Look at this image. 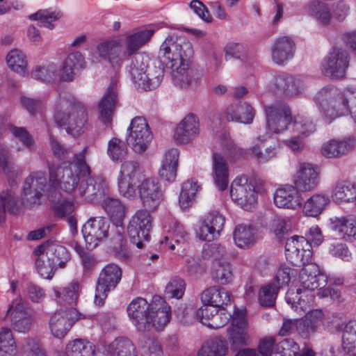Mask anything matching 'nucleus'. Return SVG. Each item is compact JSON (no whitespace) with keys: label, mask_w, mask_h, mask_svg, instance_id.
Listing matches in <instances>:
<instances>
[{"label":"nucleus","mask_w":356,"mask_h":356,"mask_svg":"<svg viewBox=\"0 0 356 356\" xmlns=\"http://www.w3.org/2000/svg\"><path fill=\"white\" fill-rule=\"evenodd\" d=\"M87 147L75 155L74 161L68 167L49 165V184L46 174L42 171L33 172L25 179L22 187L23 204L31 206L39 203L45 191L60 188L66 192L74 190L80 179L89 174L86 162Z\"/></svg>","instance_id":"1"},{"label":"nucleus","mask_w":356,"mask_h":356,"mask_svg":"<svg viewBox=\"0 0 356 356\" xmlns=\"http://www.w3.org/2000/svg\"><path fill=\"white\" fill-rule=\"evenodd\" d=\"M193 48L189 42L167 37L161 43L159 58L171 70L172 79L175 85L187 88L193 84V79L188 72Z\"/></svg>","instance_id":"2"},{"label":"nucleus","mask_w":356,"mask_h":356,"mask_svg":"<svg viewBox=\"0 0 356 356\" xmlns=\"http://www.w3.org/2000/svg\"><path fill=\"white\" fill-rule=\"evenodd\" d=\"M127 313L139 330L151 327L161 330L171 318L170 307L158 296L153 297L151 303L143 298L134 299L127 307Z\"/></svg>","instance_id":"3"},{"label":"nucleus","mask_w":356,"mask_h":356,"mask_svg":"<svg viewBox=\"0 0 356 356\" xmlns=\"http://www.w3.org/2000/svg\"><path fill=\"white\" fill-rule=\"evenodd\" d=\"M304 266L305 267L301 269L299 275V281L302 289L299 288L296 291L293 289H290L286 294V302L300 314L302 312H306L309 310L311 302H313V296L310 294L305 295L307 298V301L302 299V296H299L302 293V290L305 293H307L306 290L318 289L319 291L327 284V276L319 272L317 266L308 263Z\"/></svg>","instance_id":"4"},{"label":"nucleus","mask_w":356,"mask_h":356,"mask_svg":"<svg viewBox=\"0 0 356 356\" xmlns=\"http://www.w3.org/2000/svg\"><path fill=\"white\" fill-rule=\"evenodd\" d=\"M35 268L39 275L51 280L58 268H64L70 259L67 249L58 241H48L33 250Z\"/></svg>","instance_id":"5"},{"label":"nucleus","mask_w":356,"mask_h":356,"mask_svg":"<svg viewBox=\"0 0 356 356\" xmlns=\"http://www.w3.org/2000/svg\"><path fill=\"white\" fill-rule=\"evenodd\" d=\"M353 86H348L340 92L333 87H325L316 95L320 112L324 120L330 123L336 118L349 113Z\"/></svg>","instance_id":"6"},{"label":"nucleus","mask_w":356,"mask_h":356,"mask_svg":"<svg viewBox=\"0 0 356 356\" xmlns=\"http://www.w3.org/2000/svg\"><path fill=\"white\" fill-rule=\"evenodd\" d=\"M54 117L56 123L73 137L81 136L86 129L87 110L79 102L59 99L54 105Z\"/></svg>","instance_id":"7"},{"label":"nucleus","mask_w":356,"mask_h":356,"mask_svg":"<svg viewBox=\"0 0 356 356\" xmlns=\"http://www.w3.org/2000/svg\"><path fill=\"white\" fill-rule=\"evenodd\" d=\"M307 238L294 236L288 238L285 243L286 257L293 265L300 266L305 265L311 259L312 252L309 249L311 245H319L323 241L321 229L312 226L306 233Z\"/></svg>","instance_id":"8"},{"label":"nucleus","mask_w":356,"mask_h":356,"mask_svg":"<svg viewBox=\"0 0 356 356\" xmlns=\"http://www.w3.org/2000/svg\"><path fill=\"white\" fill-rule=\"evenodd\" d=\"M100 204L113 224L117 227V234L113 238L115 243V257L119 259H127L131 254L123 235V220L126 214L125 207L119 199L110 197H106Z\"/></svg>","instance_id":"9"},{"label":"nucleus","mask_w":356,"mask_h":356,"mask_svg":"<svg viewBox=\"0 0 356 356\" xmlns=\"http://www.w3.org/2000/svg\"><path fill=\"white\" fill-rule=\"evenodd\" d=\"M266 140V136H259L256 138L254 145L247 150L240 148L233 141L229 140L224 145L223 151L229 159L238 158L248 152L259 163H264L275 158L278 153V145L276 143L266 148L264 152L261 151V148Z\"/></svg>","instance_id":"10"},{"label":"nucleus","mask_w":356,"mask_h":356,"mask_svg":"<svg viewBox=\"0 0 356 356\" xmlns=\"http://www.w3.org/2000/svg\"><path fill=\"white\" fill-rule=\"evenodd\" d=\"M145 177L144 171L138 163L134 161L123 162L118 177L119 193L128 199L135 197L136 185Z\"/></svg>","instance_id":"11"},{"label":"nucleus","mask_w":356,"mask_h":356,"mask_svg":"<svg viewBox=\"0 0 356 356\" xmlns=\"http://www.w3.org/2000/svg\"><path fill=\"white\" fill-rule=\"evenodd\" d=\"M85 318L86 316L74 307L60 309L51 316L49 329L55 338L63 339L76 321Z\"/></svg>","instance_id":"12"},{"label":"nucleus","mask_w":356,"mask_h":356,"mask_svg":"<svg viewBox=\"0 0 356 356\" xmlns=\"http://www.w3.org/2000/svg\"><path fill=\"white\" fill-rule=\"evenodd\" d=\"M227 340L231 349L236 350L250 343L248 322L244 310H234L232 326L227 329Z\"/></svg>","instance_id":"13"},{"label":"nucleus","mask_w":356,"mask_h":356,"mask_svg":"<svg viewBox=\"0 0 356 356\" xmlns=\"http://www.w3.org/2000/svg\"><path fill=\"white\" fill-rule=\"evenodd\" d=\"M122 277L121 268L115 264L106 265L99 274L95 289L94 303L102 306L107 298L108 293L115 288Z\"/></svg>","instance_id":"14"},{"label":"nucleus","mask_w":356,"mask_h":356,"mask_svg":"<svg viewBox=\"0 0 356 356\" xmlns=\"http://www.w3.org/2000/svg\"><path fill=\"white\" fill-rule=\"evenodd\" d=\"M142 59L141 56L135 58V63H132L131 74L136 85L144 90H152L157 88L161 83L163 77V70L159 67H147L138 65V61Z\"/></svg>","instance_id":"15"},{"label":"nucleus","mask_w":356,"mask_h":356,"mask_svg":"<svg viewBox=\"0 0 356 356\" xmlns=\"http://www.w3.org/2000/svg\"><path fill=\"white\" fill-rule=\"evenodd\" d=\"M136 188L141 204L151 211L157 210L164 200V191L156 178L145 177Z\"/></svg>","instance_id":"16"},{"label":"nucleus","mask_w":356,"mask_h":356,"mask_svg":"<svg viewBox=\"0 0 356 356\" xmlns=\"http://www.w3.org/2000/svg\"><path fill=\"white\" fill-rule=\"evenodd\" d=\"M149 210L140 209L132 216L129 224L128 234L134 244L138 248L143 247V241H148L152 229V217Z\"/></svg>","instance_id":"17"},{"label":"nucleus","mask_w":356,"mask_h":356,"mask_svg":"<svg viewBox=\"0 0 356 356\" xmlns=\"http://www.w3.org/2000/svg\"><path fill=\"white\" fill-rule=\"evenodd\" d=\"M268 90L277 97H291L302 92L303 83L299 78L279 72L273 74L268 85Z\"/></svg>","instance_id":"18"},{"label":"nucleus","mask_w":356,"mask_h":356,"mask_svg":"<svg viewBox=\"0 0 356 356\" xmlns=\"http://www.w3.org/2000/svg\"><path fill=\"white\" fill-rule=\"evenodd\" d=\"M266 127L274 134L286 130L292 121L291 111L283 102H275L264 106Z\"/></svg>","instance_id":"19"},{"label":"nucleus","mask_w":356,"mask_h":356,"mask_svg":"<svg viewBox=\"0 0 356 356\" xmlns=\"http://www.w3.org/2000/svg\"><path fill=\"white\" fill-rule=\"evenodd\" d=\"M230 195L233 201L245 210L251 209L257 202L254 186L245 176L236 177L232 181Z\"/></svg>","instance_id":"20"},{"label":"nucleus","mask_w":356,"mask_h":356,"mask_svg":"<svg viewBox=\"0 0 356 356\" xmlns=\"http://www.w3.org/2000/svg\"><path fill=\"white\" fill-rule=\"evenodd\" d=\"M128 130L131 131L127 138V144L136 153L145 151L152 139L146 120L141 116L134 118Z\"/></svg>","instance_id":"21"},{"label":"nucleus","mask_w":356,"mask_h":356,"mask_svg":"<svg viewBox=\"0 0 356 356\" xmlns=\"http://www.w3.org/2000/svg\"><path fill=\"white\" fill-rule=\"evenodd\" d=\"M348 64L347 52L339 48H334L322 64L321 71L326 76L339 79L344 76Z\"/></svg>","instance_id":"22"},{"label":"nucleus","mask_w":356,"mask_h":356,"mask_svg":"<svg viewBox=\"0 0 356 356\" xmlns=\"http://www.w3.org/2000/svg\"><path fill=\"white\" fill-rule=\"evenodd\" d=\"M6 315L10 316L11 325L18 332H27L33 324L32 315L28 311L25 302L20 298L11 302Z\"/></svg>","instance_id":"23"},{"label":"nucleus","mask_w":356,"mask_h":356,"mask_svg":"<svg viewBox=\"0 0 356 356\" xmlns=\"http://www.w3.org/2000/svg\"><path fill=\"white\" fill-rule=\"evenodd\" d=\"M320 182V171L314 165L300 163L293 177L294 186L301 192L314 191Z\"/></svg>","instance_id":"24"},{"label":"nucleus","mask_w":356,"mask_h":356,"mask_svg":"<svg viewBox=\"0 0 356 356\" xmlns=\"http://www.w3.org/2000/svg\"><path fill=\"white\" fill-rule=\"evenodd\" d=\"M258 348L263 356H296L300 350L298 344L292 339H284L275 345L272 337L261 339Z\"/></svg>","instance_id":"25"},{"label":"nucleus","mask_w":356,"mask_h":356,"mask_svg":"<svg viewBox=\"0 0 356 356\" xmlns=\"http://www.w3.org/2000/svg\"><path fill=\"white\" fill-rule=\"evenodd\" d=\"M118 79L115 77L112 78L105 94L98 105L99 117L102 123L106 126L111 124L113 114L118 104Z\"/></svg>","instance_id":"26"},{"label":"nucleus","mask_w":356,"mask_h":356,"mask_svg":"<svg viewBox=\"0 0 356 356\" xmlns=\"http://www.w3.org/2000/svg\"><path fill=\"white\" fill-rule=\"evenodd\" d=\"M356 147V138L348 136L342 139H332L324 143L321 147V154L328 159H339L347 156Z\"/></svg>","instance_id":"27"},{"label":"nucleus","mask_w":356,"mask_h":356,"mask_svg":"<svg viewBox=\"0 0 356 356\" xmlns=\"http://www.w3.org/2000/svg\"><path fill=\"white\" fill-rule=\"evenodd\" d=\"M199 132L198 118L190 113L177 124L174 133V139L177 144H186L193 140Z\"/></svg>","instance_id":"28"},{"label":"nucleus","mask_w":356,"mask_h":356,"mask_svg":"<svg viewBox=\"0 0 356 356\" xmlns=\"http://www.w3.org/2000/svg\"><path fill=\"white\" fill-rule=\"evenodd\" d=\"M327 225L343 239L349 241L356 237L355 215L332 216L328 219Z\"/></svg>","instance_id":"29"},{"label":"nucleus","mask_w":356,"mask_h":356,"mask_svg":"<svg viewBox=\"0 0 356 356\" xmlns=\"http://www.w3.org/2000/svg\"><path fill=\"white\" fill-rule=\"evenodd\" d=\"M335 330L342 333L341 348L343 354L356 356V319L340 322Z\"/></svg>","instance_id":"30"},{"label":"nucleus","mask_w":356,"mask_h":356,"mask_svg":"<svg viewBox=\"0 0 356 356\" xmlns=\"http://www.w3.org/2000/svg\"><path fill=\"white\" fill-rule=\"evenodd\" d=\"M274 203L279 208L296 210L302 205V197L294 186L287 185L275 191Z\"/></svg>","instance_id":"31"},{"label":"nucleus","mask_w":356,"mask_h":356,"mask_svg":"<svg viewBox=\"0 0 356 356\" xmlns=\"http://www.w3.org/2000/svg\"><path fill=\"white\" fill-rule=\"evenodd\" d=\"M225 223L224 217L218 212L208 213L202 222L198 236L202 241H211L219 235Z\"/></svg>","instance_id":"32"},{"label":"nucleus","mask_w":356,"mask_h":356,"mask_svg":"<svg viewBox=\"0 0 356 356\" xmlns=\"http://www.w3.org/2000/svg\"><path fill=\"white\" fill-rule=\"evenodd\" d=\"M294 51L295 44L291 38H278L271 47L272 60L277 65H284L293 57Z\"/></svg>","instance_id":"33"},{"label":"nucleus","mask_w":356,"mask_h":356,"mask_svg":"<svg viewBox=\"0 0 356 356\" xmlns=\"http://www.w3.org/2000/svg\"><path fill=\"white\" fill-rule=\"evenodd\" d=\"M323 320L321 309L308 311L304 317L296 319V332L302 338L308 339L316 332Z\"/></svg>","instance_id":"34"},{"label":"nucleus","mask_w":356,"mask_h":356,"mask_svg":"<svg viewBox=\"0 0 356 356\" xmlns=\"http://www.w3.org/2000/svg\"><path fill=\"white\" fill-rule=\"evenodd\" d=\"M179 152L176 148H170L164 152L161 168L160 177L168 182H173L177 177L179 165Z\"/></svg>","instance_id":"35"},{"label":"nucleus","mask_w":356,"mask_h":356,"mask_svg":"<svg viewBox=\"0 0 356 356\" xmlns=\"http://www.w3.org/2000/svg\"><path fill=\"white\" fill-rule=\"evenodd\" d=\"M202 303H208L216 307H225L231 303V294L224 288L211 286L204 290L200 296Z\"/></svg>","instance_id":"36"},{"label":"nucleus","mask_w":356,"mask_h":356,"mask_svg":"<svg viewBox=\"0 0 356 356\" xmlns=\"http://www.w3.org/2000/svg\"><path fill=\"white\" fill-rule=\"evenodd\" d=\"M254 114V110L250 105L243 103L229 106L225 111V118L230 122L250 124Z\"/></svg>","instance_id":"37"},{"label":"nucleus","mask_w":356,"mask_h":356,"mask_svg":"<svg viewBox=\"0 0 356 356\" xmlns=\"http://www.w3.org/2000/svg\"><path fill=\"white\" fill-rule=\"evenodd\" d=\"M187 232L184 227L177 221H172L166 231L165 235L161 240V245L171 250L175 249V245L185 243L187 241Z\"/></svg>","instance_id":"38"},{"label":"nucleus","mask_w":356,"mask_h":356,"mask_svg":"<svg viewBox=\"0 0 356 356\" xmlns=\"http://www.w3.org/2000/svg\"><path fill=\"white\" fill-rule=\"evenodd\" d=\"M213 176L216 186L220 191L227 188L229 183V169L223 156L218 153L213 154Z\"/></svg>","instance_id":"39"},{"label":"nucleus","mask_w":356,"mask_h":356,"mask_svg":"<svg viewBox=\"0 0 356 356\" xmlns=\"http://www.w3.org/2000/svg\"><path fill=\"white\" fill-rule=\"evenodd\" d=\"M330 202V198L327 195L315 193L304 202L302 212L307 216L317 217L326 209Z\"/></svg>","instance_id":"40"},{"label":"nucleus","mask_w":356,"mask_h":356,"mask_svg":"<svg viewBox=\"0 0 356 356\" xmlns=\"http://www.w3.org/2000/svg\"><path fill=\"white\" fill-rule=\"evenodd\" d=\"M97 51L99 57L115 65L121 61L122 45L118 40L106 41L98 44Z\"/></svg>","instance_id":"41"},{"label":"nucleus","mask_w":356,"mask_h":356,"mask_svg":"<svg viewBox=\"0 0 356 356\" xmlns=\"http://www.w3.org/2000/svg\"><path fill=\"white\" fill-rule=\"evenodd\" d=\"M356 196V185L348 180L337 181L332 191V197L337 203L353 202Z\"/></svg>","instance_id":"42"},{"label":"nucleus","mask_w":356,"mask_h":356,"mask_svg":"<svg viewBox=\"0 0 356 356\" xmlns=\"http://www.w3.org/2000/svg\"><path fill=\"white\" fill-rule=\"evenodd\" d=\"M80 286L78 282H71L61 289L54 288L56 302L60 305H72L77 302Z\"/></svg>","instance_id":"43"},{"label":"nucleus","mask_w":356,"mask_h":356,"mask_svg":"<svg viewBox=\"0 0 356 356\" xmlns=\"http://www.w3.org/2000/svg\"><path fill=\"white\" fill-rule=\"evenodd\" d=\"M228 352L225 341L220 337L205 341L197 351V356H225Z\"/></svg>","instance_id":"44"},{"label":"nucleus","mask_w":356,"mask_h":356,"mask_svg":"<svg viewBox=\"0 0 356 356\" xmlns=\"http://www.w3.org/2000/svg\"><path fill=\"white\" fill-rule=\"evenodd\" d=\"M155 29L148 27L140 30L127 38V50L129 55L135 53L140 47L145 44L153 35Z\"/></svg>","instance_id":"45"},{"label":"nucleus","mask_w":356,"mask_h":356,"mask_svg":"<svg viewBox=\"0 0 356 356\" xmlns=\"http://www.w3.org/2000/svg\"><path fill=\"white\" fill-rule=\"evenodd\" d=\"M155 29L148 27L140 30L127 38V50L129 55L135 53L140 47L145 44L153 35Z\"/></svg>","instance_id":"46"},{"label":"nucleus","mask_w":356,"mask_h":356,"mask_svg":"<svg viewBox=\"0 0 356 356\" xmlns=\"http://www.w3.org/2000/svg\"><path fill=\"white\" fill-rule=\"evenodd\" d=\"M306 12L313 16L320 24H328L332 19V15L328 6L323 2L314 0L305 5Z\"/></svg>","instance_id":"47"},{"label":"nucleus","mask_w":356,"mask_h":356,"mask_svg":"<svg viewBox=\"0 0 356 356\" xmlns=\"http://www.w3.org/2000/svg\"><path fill=\"white\" fill-rule=\"evenodd\" d=\"M8 67L13 72L24 76L28 72V63L24 54L17 49L10 51L6 56Z\"/></svg>","instance_id":"48"},{"label":"nucleus","mask_w":356,"mask_h":356,"mask_svg":"<svg viewBox=\"0 0 356 356\" xmlns=\"http://www.w3.org/2000/svg\"><path fill=\"white\" fill-rule=\"evenodd\" d=\"M233 235L235 244L241 248H248L255 241V232L250 225H237Z\"/></svg>","instance_id":"49"},{"label":"nucleus","mask_w":356,"mask_h":356,"mask_svg":"<svg viewBox=\"0 0 356 356\" xmlns=\"http://www.w3.org/2000/svg\"><path fill=\"white\" fill-rule=\"evenodd\" d=\"M108 220L102 217L90 218V240L95 243L96 247L99 242L106 238L108 235Z\"/></svg>","instance_id":"50"},{"label":"nucleus","mask_w":356,"mask_h":356,"mask_svg":"<svg viewBox=\"0 0 356 356\" xmlns=\"http://www.w3.org/2000/svg\"><path fill=\"white\" fill-rule=\"evenodd\" d=\"M20 209V204L12 191H6L0 194V223L6 218V212L17 213Z\"/></svg>","instance_id":"51"},{"label":"nucleus","mask_w":356,"mask_h":356,"mask_svg":"<svg viewBox=\"0 0 356 356\" xmlns=\"http://www.w3.org/2000/svg\"><path fill=\"white\" fill-rule=\"evenodd\" d=\"M108 191V185L102 177H90V202L100 203L107 197Z\"/></svg>","instance_id":"52"},{"label":"nucleus","mask_w":356,"mask_h":356,"mask_svg":"<svg viewBox=\"0 0 356 356\" xmlns=\"http://www.w3.org/2000/svg\"><path fill=\"white\" fill-rule=\"evenodd\" d=\"M17 346L10 328L0 330V356H16Z\"/></svg>","instance_id":"53"},{"label":"nucleus","mask_w":356,"mask_h":356,"mask_svg":"<svg viewBox=\"0 0 356 356\" xmlns=\"http://www.w3.org/2000/svg\"><path fill=\"white\" fill-rule=\"evenodd\" d=\"M211 275L213 280L220 284H229L233 277L231 265L225 261H216L213 265Z\"/></svg>","instance_id":"54"},{"label":"nucleus","mask_w":356,"mask_h":356,"mask_svg":"<svg viewBox=\"0 0 356 356\" xmlns=\"http://www.w3.org/2000/svg\"><path fill=\"white\" fill-rule=\"evenodd\" d=\"M62 15L60 12L50 10H40L37 13L29 15V19L37 20L40 26L47 27L49 29L54 28V22L58 21Z\"/></svg>","instance_id":"55"},{"label":"nucleus","mask_w":356,"mask_h":356,"mask_svg":"<svg viewBox=\"0 0 356 356\" xmlns=\"http://www.w3.org/2000/svg\"><path fill=\"white\" fill-rule=\"evenodd\" d=\"M278 287L268 284L262 286L259 292L258 300L259 304L263 307H273L278 293Z\"/></svg>","instance_id":"56"},{"label":"nucleus","mask_w":356,"mask_h":356,"mask_svg":"<svg viewBox=\"0 0 356 356\" xmlns=\"http://www.w3.org/2000/svg\"><path fill=\"white\" fill-rule=\"evenodd\" d=\"M133 343L127 338L119 337L113 341L108 346V351L113 356H122L135 350Z\"/></svg>","instance_id":"57"},{"label":"nucleus","mask_w":356,"mask_h":356,"mask_svg":"<svg viewBox=\"0 0 356 356\" xmlns=\"http://www.w3.org/2000/svg\"><path fill=\"white\" fill-rule=\"evenodd\" d=\"M0 168H1L8 177L9 182L13 185V178L18 175L17 172L15 170L13 164L10 161L9 151L3 146L0 145Z\"/></svg>","instance_id":"58"},{"label":"nucleus","mask_w":356,"mask_h":356,"mask_svg":"<svg viewBox=\"0 0 356 356\" xmlns=\"http://www.w3.org/2000/svg\"><path fill=\"white\" fill-rule=\"evenodd\" d=\"M127 147L125 143L117 138H113L108 142V154L113 161L122 160L127 155Z\"/></svg>","instance_id":"59"},{"label":"nucleus","mask_w":356,"mask_h":356,"mask_svg":"<svg viewBox=\"0 0 356 356\" xmlns=\"http://www.w3.org/2000/svg\"><path fill=\"white\" fill-rule=\"evenodd\" d=\"M32 76L42 81H52L57 79V67L54 64L46 67H36L32 72Z\"/></svg>","instance_id":"60"},{"label":"nucleus","mask_w":356,"mask_h":356,"mask_svg":"<svg viewBox=\"0 0 356 356\" xmlns=\"http://www.w3.org/2000/svg\"><path fill=\"white\" fill-rule=\"evenodd\" d=\"M296 275V271L290 267L281 266L276 270L274 275L273 286L280 288L286 286L290 282L292 277Z\"/></svg>","instance_id":"61"},{"label":"nucleus","mask_w":356,"mask_h":356,"mask_svg":"<svg viewBox=\"0 0 356 356\" xmlns=\"http://www.w3.org/2000/svg\"><path fill=\"white\" fill-rule=\"evenodd\" d=\"M184 281L177 277L170 280L165 287V294L168 298H181L185 291Z\"/></svg>","instance_id":"62"},{"label":"nucleus","mask_w":356,"mask_h":356,"mask_svg":"<svg viewBox=\"0 0 356 356\" xmlns=\"http://www.w3.org/2000/svg\"><path fill=\"white\" fill-rule=\"evenodd\" d=\"M218 312L211 317V321L207 325L208 327L213 329H219L224 327L230 320L232 316L231 312H228L225 307H218Z\"/></svg>","instance_id":"63"},{"label":"nucleus","mask_w":356,"mask_h":356,"mask_svg":"<svg viewBox=\"0 0 356 356\" xmlns=\"http://www.w3.org/2000/svg\"><path fill=\"white\" fill-rule=\"evenodd\" d=\"M88 342L83 339L70 341L65 348V356H84L87 353Z\"/></svg>","instance_id":"64"}]
</instances>
